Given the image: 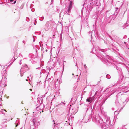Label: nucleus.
<instances>
[{"label": "nucleus", "instance_id": "nucleus-27", "mask_svg": "<svg viewBox=\"0 0 129 129\" xmlns=\"http://www.w3.org/2000/svg\"><path fill=\"white\" fill-rule=\"evenodd\" d=\"M39 124L40 123L39 122H36V123H35V124H34V125H36L37 126H38L39 125Z\"/></svg>", "mask_w": 129, "mask_h": 129}, {"label": "nucleus", "instance_id": "nucleus-34", "mask_svg": "<svg viewBox=\"0 0 129 129\" xmlns=\"http://www.w3.org/2000/svg\"><path fill=\"white\" fill-rule=\"evenodd\" d=\"M16 3V1H15L13 3H12L14 4H15Z\"/></svg>", "mask_w": 129, "mask_h": 129}, {"label": "nucleus", "instance_id": "nucleus-22", "mask_svg": "<svg viewBox=\"0 0 129 129\" xmlns=\"http://www.w3.org/2000/svg\"><path fill=\"white\" fill-rule=\"evenodd\" d=\"M6 70H5L4 69H3L2 71V73L3 74H5V73H6Z\"/></svg>", "mask_w": 129, "mask_h": 129}, {"label": "nucleus", "instance_id": "nucleus-13", "mask_svg": "<svg viewBox=\"0 0 129 129\" xmlns=\"http://www.w3.org/2000/svg\"><path fill=\"white\" fill-rule=\"evenodd\" d=\"M93 33V34H94L95 35V32L94 31L92 30V31H89L88 33V35L89 36H90L91 38V39L92 38V33Z\"/></svg>", "mask_w": 129, "mask_h": 129}, {"label": "nucleus", "instance_id": "nucleus-52", "mask_svg": "<svg viewBox=\"0 0 129 129\" xmlns=\"http://www.w3.org/2000/svg\"><path fill=\"white\" fill-rule=\"evenodd\" d=\"M38 101H39V102H40V101H37V102H38Z\"/></svg>", "mask_w": 129, "mask_h": 129}, {"label": "nucleus", "instance_id": "nucleus-18", "mask_svg": "<svg viewBox=\"0 0 129 129\" xmlns=\"http://www.w3.org/2000/svg\"><path fill=\"white\" fill-rule=\"evenodd\" d=\"M97 2L96 0L94 2H92V4H93L94 5L98 6V4H97Z\"/></svg>", "mask_w": 129, "mask_h": 129}, {"label": "nucleus", "instance_id": "nucleus-35", "mask_svg": "<svg viewBox=\"0 0 129 129\" xmlns=\"http://www.w3.org/2000/svg\"><path fill=\"white\" fill-rule=\"evenodd\" d=\"M21 72H20V74H21V75H21V76L22 77V76H23V74L22 75V74H21Z\"/></svg>", "mask_w": 129, "mask_h": 129}, {"label": "nucleus", "instance_id": "nucleus-24", "mask_svg": "<svg viewBox=\"0 0 129 129\" xmlns=\"http://www.w3.org/2000/svg\"><path fill=\"white\" fill-rule=\"evenodd\" d=\"M32 121L33 123V125H34V124H35L36 122V119L35 118H33L32 120Z\"/></svg>", "mask_w": 129, "mask_h": 129}, {"label": "nucleus", "instance_id": "nucleus-39", "mask_svg": "<svg viewBox=\"0 0 129 129\" xmlns=\"http://www.w3.org/2000/svg\"><path fill=\"white\" fill-rule=\"evenodd\" d=\"M127 52H129V48H127Z\"/></svg>", "mask_w": 129, "mask_h": 129}, {"label": "nucleus", "instance_id": "nucleus-31", "mask_svg": "<svg viewBox=\"0 0 129 129\" xmlns=\"http://www.w3.org/2000/svg\"><path fill=\"white\" fill-rule=\"evenodd\" d=\"M84 68L85 69H86V68H87V67L86 66V65L85 64L84 65Z\"/></svg>", "mask_w": 129, "mask_h": 129}, {"label": "nucleus", "instance_id": "nucleus-33", "mask_svg": "<svg viewBox=\"0 0 129 129\" xmlns=\"http://www.w3.org/2000/svg\"><path fill=\"white\" fill-rule=\"evenodd\" d=\"M3 121L2 122V123H6V120H3Z\"/></svg>", "mask_w": 129, "mask_h": 129}, {"label": "nucleus", "instance_id": "nucleus-45", "mask_svg": "<svg viewBox=\"0 0 129 129\" xmlns=\"http://www.w3.org/2000/svg\"><path fill=\"white\" fill-rule=\"evenodd\" d=\"M97 92H96L95 93V95L96 94V93H97Z\"/></svg>", "mask_w": 129, "mask_h": 129}, {"label": "nucleus", "instance_id": "nucleus-36", "mask_svg": "<svg viewBox=\"0 0 129 129\" xmlns=\"http://www.w3.org/2000/svg\"><path fill=\"white\" fill-rule=\"evenodd\" d=\"M14 0H10V1L11 2H13Z\"/></svg>", "mask_w": 129, "mask_h": 129}, {"label": "nucleus", "instance_id": "nucleus-53", "mask_svg": "<svg viewBox=\"0 0 129 129\" xmlns=\"http://www.w3.org/2000/svg\"><path fill=\"white\" fill-rule=\"evenodd\" d=\"M40 68V67H39V68H37V69H38V68ZM36 69H37V68Z\"/></svg>", "mask_w": 129, "mask_h": 129}, {"label": "nucleus", "instance_id": "nucleus-16", "mask_svg": "<svg viewBox=\"0 0 129 129\" xmlns=\"http://www.w3.org/2000/svg\"><path fill=\"white\" fill-rule=\"evenodd\" d=\"M115 104L117 106H120V104L118 102V99H116L115 102Z\"/></svg>", "mask_w": 129, "mask_h": 129}, {"label": "nucleus", "instance_id": "nucleus-51", "mask_svg": "<svg viewBox=\"0 0 129 129\" xmlns=\"http://www.w3.org/2000/svg\"><path fill=\"white\" fill-rule=\"evenodd\" d=\"M26 81H27V79H26Z\"/></svg>", "mask_w": 129, "mask_h": 129}, {"label": "nucleus", "instance_id": "nucleus-12", "mask_svg": "<svg viewBox=\"0 0 129 129\" xmlns=\"http://www.w3.org/2000/svg\"><path fill=\"white\" fill-rule=\"evenodd\" d=\"M89 106V105L86 104H84L83 105V108L84 109H87L86 111H87L88 109V107Z\"/></svg>", "mask_w": 129, "mask_h": 129}, {"label": "nucleus", "instance_id": "nucleus-25", "mask_svg": "<svg viewBox=\"0 0 129 129\" xmlns=\"http://www.w3.org/2000/svg\"><path fill=\"white\" fill-rule=\"evenodd\" d=\"M4 111H5L6 112V110L4 109V110H3L2 111H0V112H1V113L4 114H5V113L4 112Z\"/></svg>", "mask_w": 129, "mask_h": 129}, {"label": "nucleus", "instance_id": "nucleus-49", "mask_svg": "<svg viewBox=\"0 0 129 129\" xmlns=\"http://www.w3.org/2000/svg\"><path fill=\"white\" fill-rule=\"evenodd\" d=\"M34 23V24H35V25H36V24H35V23Z\"/></svg>", "mask_w": 129, "mask_h": 129}, {"label": "nucleus", "instance_id": "nucleus-20", "mask_svg": "<svg viewBox=\"0 0 129 129\" xmlns=\"http://www.w3.org/2000/svg\"><path fill=\"white\" fill-rule=\"evenodd\" d=\"M84 25H85V26L86 25V26H87L88 25V23L86 22H83L82 24V25H84V26H85Z\"/></svg>", "mask_w": 129, "mask_h": 129}, {"label": "nucleus", "instance_id": "nucleus-29", "mask_svg": "<svg viewBox=\"0 0 129 129\" xmlns=\"http://www.w3.org/2000/svg\"><path fill=\"white\" fill-rule=\"evenodd\" d=\"M118 112H117V111L115 112H114V114L116 115V114H119V112L118 113Z\"/></svg>", "mask_w": 129, "mask_h": 129}, {"label": "nucleus", "instance_id": "nucleus-59", "mask_svg": "<svg viewBox=\"0 0 129 129\" xmlns=\"http://www.w3.org/2000/svg\"><path fill=\"white\" fill-rule=\"evenodd\" d=\"M29 78V77H27V78Z\"/></svg>", "mask_w": 129, "mask_h": 129}, {"label": "nucleus", "instance_id": "nucleus-48", "mask_svg": "<svg viewBox=\"0 0 129 129\" xmlns=\"http://www.w3.org/2000/svg\"><path fill=\"white\" fill-rule=\"evenodd\" d=\"M72 75H74V74L73 73L72 74Z\"/></svg>", "mask_w": 129, "mask_h": 129}, {"label": "nucleus", "instance_id": "nucleus-50", "mask_svg": "<svg viewBox=\"0 0 129 129\" xmlns=\"http://www.w3.org/2000/svg\"><path fill=\"white\" fill-rule=\"evenodd\" d=\"M76 76H78V75H76Z\"/></svg>", "mask_w": 129, "mask_h": 129}, {"label": "nucleus", "instance_id": "nucleus-17", "mask_svg": "<svg viewBox=\"0 0 129 129\" xmlns=\"http://www.w3.org/2000/svg\"><path fill=\"white\" fill-rule=\"evenodd\" d=\"M119 10L118 8H116V10L114 13V15H115L116 16L117 15L118 12L119 11Z\"/></svg>", "mask_w": 129, "mask_h": 129}, {"label": "nucleus", "instance_id": "nucleus-54", "mask_svg": "<svg viewBox=\"0 0 129 129\" xmlns=\"http://www.w3.org/2000/svg\"><path fill=\"white\" fill-rule=\"evenodd\" d=\"M7 86L6 85V84H5V86Z\"/></svg>", "mask_w": 129, "mask_h": 129}, {"label": "nucleus", "instance_id": "nucleus-55", "mask_svg": "<svg viewBox=\"0 0 129 129\" xmlns=\"http://www.w3.org/2000/svg\"><path fill=\"white\" fill-rule=\"evenodd\" d=\"M38 108V107H37V108Z\"/></svg>", "mask_w": 129, "mask_h": 129}, {"label": "nucleus", "instance_id": "nucleus-40", "mask_svg": "<svg viewBox=\"0 0 129 129\" xmlns=\"http://www.w3.org/2000/svg\"><path fill=\"white\" fill-rule=\"evenodd\" d=\"M51 0V4H52L53 0Z\"/></svg>", "mask_w": 129, "mask_h": 129}, {"label": "nucleus", "instance_id": "nucleus-10", "mask_svg": "<svg viewBox=\"0 0 129 129\" xmlns=\"http://www.w3.org/2000/svg\"><path fill=\"white\" fill-rule=\"evenodd\" d=\"M123 80V76H122V77L120 76V77L119 78V80L117 81V84H121V83Z\"/></svg>", "mask_w": 129, "mask_h": 129}, {"label": "nucleus", "instance_id": "nucleus-28", "mask_svg": "<svg viewBox=\"0 0 129 129\" xmlns=\"http://www.w3.org/2000/svg\"><path fill=\"white\" fill-rule=\"evenodd\" d=\"M43 19L44 17L43 16L42 17H41V18L39 19V20L42 21L43 20Z\"/></svg>", "mask_w": 129, "mask_h": 129}, {"label": "nucleus", "instance_id": "nucleus-41", "mask_svg": "<svg viewBox=\"0 0 129 129\" xmlns=\"http://www.w3.org/2000/svg\"><path fill=\"white\" fill-rule=\"evenodd\" d=\"M19 63L20 64H21V62H19Z\"/></svg>", "mask_w": 129, "mask_h": 129}, {"label": "nucleus", "instance_id": "nucleus-21", "mask_svg": "<svg viewBox=\"0 0 129 129\" xmlns=\"http://www.w3.org/2000/svg\"><path fill=\"white\" fill-rule=\"evenodd\" d=\"M72 4H73V2H72V1H71L70 2V4L69 6H68V7H70V8H72Z\"/></svg>", "mask_w": 129, "mask_h": 129}, {"label": "nucleus", "instance_id": "nucleus-9", "mask_svg": "<svg viewBox=\"0 0 129 129\" xmlns=\"http://www.w3.org/2000/svg\"><path fill=\"white\" fill-rule=\"evenodd\" d=\"M75 111H76V109L74 108H72L71 107L69 109V112H70L71 114H73L75 113L76 112H75Z\"/></svg>", "mask_w": 129, "mask_h": 129}, {"label": "nucleus", "instance_id": "nucleus-46", "mask_svg": "<svg viewBox=\"0 0 129 129\" xmlns=\"http://www.w3.org/2000/svg\"><path fill=\"white\" fill-rule=\"evenodd\" d=\"M48 75H47V77H48Z\"/></svg>", "mask_w": 129, "mask_h": 129}, {"label": "nucleus", "instance_id": "nucleus-6", "mask_svg": "<svg viewBox=\"0 0 129 129\" xmlns=\"http://www.w3.org/2000/svg\"><path fill=\"white\" fill-rule=\"evenodd\" d=\"M99 118L98 115H94L92 117V121L94 122H96Z\"/></svg>", "mask_w": 129, "mask_h": 129}, {"label": "nucleus", "instance_id": "nucleus-5", "mask_svg": "<svg viewBox=\"0 0 129 129\" xmlns=\"http://www.w3.org/2000/svg\"><path fill=\"white\" fill-rule=\"evenodd\" d=\"M28 70L29 68H28L27 65L25 64L23 67H22L20 69V72H25Z\"/></svg>", "mask_w": 129, "mask_h": 129}, {"label": "nucleus", "instance_id": "nucleus-23", "mask_svg": "<svg viewBox=\"0 0 129 129\" xmlns=\"http://www.w3.org/2000/svg\"><path fill=\"white\" fill-rule=\"evenodd\" d=\"M123 99H124L123 98H121V100H122V102L123 103H124V104H125L127 102H126V103H125V102L124 101H126V100L125 99H124V101H122Z\"/></svg>", "mask_w": 129, "mask_h": 129}, {"label": "nucleus", "instance_id": "nucleus-44", "mask_svg": "<svg viewBox=\"0 0 129 129\" xmlns=\"http://www.w3.org/2000/svg\"><path fill=\"white\" fill-rule=\"evenodd\" d=\"M33 38L34 39L33 42H34L35 41L34 39V38Z\"/></svg>", "mask_w": 129, "mask_h": 129}, {"label": "nucleus", "instance_id": "nucleus-56", "mask_svg": "<svg viewBox=\"0 0 129 129\" xmlns=\"http://www.w3.org/2000/svg\"><path fill=\"white\" fill-rule=\"evenodd\" d=\"M124 42V43H126V42Z\"/></svg>", "mask_w": 129, "mask_h": 129}, {"label": "nucleus", "instance_id": "nucleus-32", "mask_svg": "<svg viewBox=\"0 0 129 129\" xmlns=\"http://www.w3.org/2000/svg\"><path fill=\"white\" fill-rule=\"evenodd\" d=\"M121 59L123 61V62L124 61V59L122 57H121Z\"/></svg>", "mask_w": 129, "mask_h": 129}, {"label": "nucleus", "instance_id": "nucleus-1", "mask_svg": "<svg viewBox=\"0 0 129 129\" xmlns=\"http://www.w3.org/2000/svg\"><path fill=\"white\" fill-rule=\"evenodd\" d=\"M97 122L100 124H102L103 122L104 123V124L102 125V129H110L111 126L113 125L111 123L110 117L107 115L105 116L103 119L99 118Z\"/></svg>", "mask_w": 129, "mask_h": 129}, {"label": "nucleus", "instance_id": "nucleus-47", "mask_svg": "<svg viewBox=\"0 0 129 129\" xmlns=\"http://www.w3.org/2000/svg\"><path fill=\"white\" fill-rule=\"evenodd\" d=\"M22 60L21 59L20 60V62H21V61Z\"/></svg>", "mask_w": 129, "mask_h": 129}, {"label": "nucleus", "instance_id": "nucleus-58", "mask_svg": "<svg viewBox=\"0 0 129 129\" xmlns=\"http://www.w3.org/2000/svg\"><path fill=\"white\" fill-rule=\"evenodd\" d=\"M61 0H60V2H61Z\"/></svg>", "mask_w": 129, "mask_h": 129}, {"label": "nucleus", "instance_id": "nucleus-3", "mask_svg": "<svg viewBox=\"0 0 129 129\" xmlns=\"http://www.w3.org/2000/svg\"><path fill=\"white\" fill-rule=\"evenodd\" d=\"M51 22L50 21H48L46 23L45 27L44 29L45 30L47 31L48 30L51 26Z\"/></svg>", "mask_w": 129, "mask_h": 129}, {"label": "nucleus", "instance_id": "nucleus-14", "mask_svg": "<svg viewBox=\"0 0 129 129\" xmlns=\"http://www.w3.org/2000/svg\"><path fill=\"white\" fill-rule=\"evenodd\" d=\"M93 98L91 97H89L87 99L86 101L88 102H91L93 100Z\"/></svg>", "mask_w": 129, "mask_h": 129}, {"label": "nucleus", "instance_id": "nucleus-8", "mask_svg": "<svg viewBox=\"0 0 129 129\" xmlns=\"http://www.w3.org/2000/svg\"><path fill=\"white\" fill-rule=\"evenodd\" d=\"M112 49L115 52H117L119 51V50L117 48V47L112 44Z\"/></svg>", "mask_w": 129, "mask_h": 129}, {"label": "nucleus", "instance_id": "nucleus-11", "mask_svg": "<svg viewBox=\"0 0 129 129\" xmlns=\"http://www.w3.org/2000/svg\"><path fill=\"white\" fill-rule=\"evenodd\" d=\"M116 69L118 71V73L120 74H121L122 73V70L121 68L117 66L116 68Z\"/></svg>", "mask_w": 129, "mask_h": 129}, {"label": "nucleus", "instance_id": "nucleus-2", "mask_svg": "<svg viewBox=\"0 0 129 129\" xmlns=\"http://www.w3.org/2000/svg\"><path fill=\"white\" fill-rule=\"evenodd\" d=\"M105 49H100L96 51V53L99 57L101 61L107 65H108V63H109V61L106 59L107 58L106 53Z\"/></svg>", "mask_w": 129, "mask_h": 129}, {"label": "nucleus", "instance_id": "nucleus-4", "mask_svg": "<svg viewBox=\"0 0 129 129\" xmlns=\"http://www.w3.org/2000/svg\"><path fill=\"white\" fill-rule=\"evenodd\" d=\"M91 118L92 116L91 115H90L89 116H85L83 118V119L85 122L87 123L91 121Z\"/></svg>", "mask_w": 129, "mask_h": 129}, {"label": "nucleus", "instance_id": "nucleus-57", "mask_svg": "<svg viewBox=\"0 0 129 129\" xmlns=\"http://www.w3.org/2000/svg\"><path fill=\"white\" fill-rule=\"evenodd\" d=\"M114 18L113 19V20H114Z\"/></svg>", "mask_w": 129, "mask_h": 129}, {"label": "nucleus", "instance_id": "nucleus-37", "mask_svg": "<svg viewBox=\"0 0 129 129\" xmlns=\"http://www.w3.org/2000/svg\"><path fill=\"white\" fill-rule=\"evenodd\" d=\"M22 42L23 43H24V44H25V42L24 41H22Z\"/></svg>", "mask_w": 129, "mask_h": 129}, {"label": "nucleus", "instance_id": "nucleus-38", "mask_svg": "<svg viewBox=\"0 0 129 129\" xmlns=\"http://www.w3.org/2000/svg\"><path fill=\"white\" fill-rule=\"evenodd\" d=\"M113 17V16L112 15H111L110 16V17H109V18H111L112 17Z\"/></svg>", "mask_w": 129, "mask_h": 129}, {"label": "nucleus", "instance_id": "nucleus-15", "mask_svg": "<svg viewBox=\"0 0 129 129\" xmlns=\"http://www.w3.org/2000/svg\"><path fill=\"white\" fill-rule=\"evenodd\" d=\"M15 60V58H14V57H13L12 59V60L10 61V64L8 65V67H9L10 65H11V64H12L14 61Z\"/></svg>", "mask_w": 129, "mask_h": 129}, {"label": "nucleus", "instance_id": "nucleus-60", "mask_svg": "<svg viewBox=\"0 0 129 129\" xmlns=\"http://www.w3.org/2000/svg\"><path fill=\"white\" fill-rule=\"evenodd\" d=\"M91 109H92V107H91Z\"/></svg>", "mask_w": 129, "mask_h": 129}, {"label": "nucleus", "instance_id": "nucleus-26", "mask_svg": "<svg viewBox=\"0 0 129 129\" xmlns=\"http://www.w3.org/2000/svg\"><path fill=\"white\" fill-rule=\"evenodd\" d=\"M106 78L108 79H110L111 78V76L109 74H107L106 75Z\"/></svg>", "mask_w": 129, "mask_h": 129}, {"label": "nucleus", "instance_id": "nucleus-7", "mask_svg": "<svg viewBox=\"0 0 129 129\" xmlns=\"http://www.w3.org/2000/svg\"><path fill=\"white\" fill-rule=\"evenodd\" d=\"M70 6L69 7H68V8H66L64 12V14L70 15L71 13V10L72 8H70Z\"/></svg>", "mask_w": 129, "mask_h": 129}, {"label": "nucleus", "instance_id": "nucleus-43", "mask_svg": "<svg viewBox=\"0 0 129 129\" xmlns=\"http://www.w3.org/2000/svg\"><path fill=\"white\" fill-rule=\"evenodd\" d=\"M29 90H30L31 91H32V89H29Z\"/></svg>", "mask_w": 129, "mask_h": 129}, {"label": "nucleus", "instance_id": "nucleus-19", "mask_svg": "<svg viewBox=\"0 0 129 129\" xmlns=\"http://www.w3.org/2000/svg\"><path fill=\"white\" fill-rule=\"evenodd\" d=\"M20 124L19 121L18 120H17L15 122V125L16 126V127L17 125H18Z\"/></svg>", "mask_w": 129, "mask_h": 129}, {"label": "nucleus", "instance_id": "nucleus-42", "mask_svg": "<svg viewBox=\"0 0 129 129\" xmlns=\"http://www.w3.org/2000/svg\"><path fill=\"white\" fill-rule=\"evenodd\" d=\"M116 86V85H112V86Z\"/></svg>", "mask_w": 129, "mask_h": 129}, {"label": "nucleus", "instance_id": "nucleus-30", "mask_svg": "<svg viewBox=\"0 0 129 129\" xmlns=\"http://www.w3.org/2000/svg\"><path fill=\"white\" fill-rule=\"evenodd\" d=\"M127 37V36L125 35V36L124 37H123V39H126Z\"/></svg>", "mask_w": 129, "mask_h": 129}]
</instances>
